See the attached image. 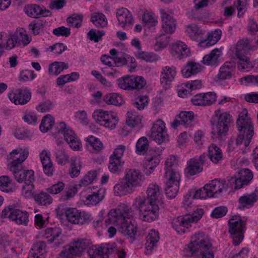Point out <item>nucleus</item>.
<instances>
[{"label":"nucleus","mask_w":258,"mask_h":258,"mask_svg":"<svg viewBox=\"0 0 258 258\" xmlns=\"http://www.w3.org/2000/svg\"><path fill=\"white\" fill-rule=\"evenodd\" d=\"M148 104V97L146 95L139 96L136 98L133 105L137 109H143Z\"/></svg>","instance_id":"6e6d98bb"},{"label":"nucleus","mask_w":258,"mask_h":258,"mask_svg":"<svg viewBox=\"0 0 258 258\" xmlns=\"http://www.w3.org/2000/svg\"><path fill=\"white\" fill-rule=\"evenodd\" d=\"M16 34L18 36V44L22 42L24 45H27L30 42L31 38L24 29L21 28L17 31Z\"/></svg>","instance_id":"4d7b16f0"},{"label":"nucleus","mask_w":258,"mask_h":258,"mask_svg":"<svg viewBox=\"0 0 258 258\" xmlns=\"http://www.w3.org/2000/svg\"><path fill=\"white\" fill-rule=\"evenodd\" d=\"M97 175V173L96 170L89 171L81 179L79 183L76 185V186L79 188L83 186H86L92 183L94 180H96Z\"/></svg>","instance_id":"79ce46f5"},{"label":"nucleus","mask_w":258,"mask_h":258,"mask_svg":"<svg viewBox=\"0 0 258 258\" xmlns=\"http://www.w3.org/2000/svg\"><path fill=\"white\" fill-rule=\"evenodd\" d=\"M46 244L44 241H39L35 243L30 251L36 253L40 256H43L45 252Z\"/></svg>","instance_id":"0e129e2a"},{"label":"nucleus","mask_w":258,"mask_h":258,"mask_svg":"<svg viewBox=\"0 0 258 258\" xmlns=\"http://www.w3.org/2000/svg\"><path fill=\"white\" fill-rule=\"evenodd\" d=\"M132 90L143 89L146 85V82L143 77L132 76Z\"/></svg>","instance_id":"13d9d810"},{"label":"nucleus","mask_w":258,"mask_h":258,"mask_svg":"<svg viewBox=\"0 0 258 258\" xmlns=\"http://www.w3.org/2000/svg\"><path fill=\"white\" fill-rule=\"evenodd\" d=\"M18 42V36L16 33L10 35L2 33L0 44L3 48L11 49L15 47Z\"/></svg>","instance_id":"473e14b6"},{"label":"nucleus","mask_w":258,"mask_h":258,"mask_svg":"<svg viewBox=\"0 0 258 258\" xmlns=\"http://www.w3.org/2000/svg\"><path fill=\"white\" fill-rule=\"evenodd\" d=\"M130 208L121 204L118 208L110 211L108 214V218L105 220L106 225L110 223L114 225H118L119 232L134 240L137 232V225L130 219L131 216Z\"/></svg>","instance_id":"7ed1b4c3"},{"label":"nucleus","mask_w":258,"mask_h":258,"mask_svg":"<svg viewBox=\"0 0 258 258\" xmlns=\"http://www.w3.org/2000/svg\"><path fill=\"white\" fill-rule=\"evenodd\" d=\"M137 58L145 60L146 61L152 62L155 60L156 55L153 53H150L146 51L139 50L136 54Z\"/></svg>","instance_id":"052dcab7"},{"label":"nucleus","mask_w":258,"mask_h":258,"mask_svg":"<svg viewBox=\"0 0 258 258\" xmlns=\"http://www.w3.org/2000/svg\"><path fill=\"white\" fill-rule=\"evenodd\" d=\"M203 210L200 209L198 215H187L184 216H179L174 218L171 222L172 226L179 234H182L187 231L191 223L197 222L202 217Z\"/></svg>","instance_id":"6e6552de"},{"label":"nucleus","mask_w":258,"mask_h":258,"mask_svg":"<svg viewBox=\"0 0 258 258\" xmlns=\"http://www.w3.org/2000/svg\"><path fill=\"white\" fill-rule=\"evenodd\" d=\"M158 232L155 229H151L148 233L146 238V254H150L153 248L157 246V243L159 240Z\"/></svg>","instance_id":"c756f323"},{"label":"nucleus","mask_w":258,"mask_h":258,"mask_svg":"<svg viewBox=\"0 0 258 258\" xmlns=\"http://www.w3.org/2000/svg\"><path fill=\"white\" fill-rule=\"evenodd\" d=\"M254 135V126L247 109H243V140L245 147H248Z\"/></svg>","instance_id":"2eb2a0df"},{"label":"nucleus","mask_w":258,"mask_h":258,"mask_svg":"<svg viewBox=\"0 0 258 258\" xmlns=\"http://www.w3.org/2000/svg\"><path fill=\"white\" fill-rule=\"evenodd\" d=\"M186 256H201L202 258H214L212 244L208 236L202 232L192 236L190 242L183 250Z\"/></svg>","instance_id":"20e7f679"},{"label":"nucleus","mask_w":258,"mask_h":258,"mask_svg":"<svg viewBox=\"0 0 258 258\" xmlns=\"http://www.w3.org/2000/svg\"><path fill=\"white\" fill-rule=\"evenodd\" d=\"M208 157L214 163L217 164L222 160L223 154L222 150L215 144L209 147Z\"/></svg>","instance_id":"ea45409f"},{"label":"nucleus","mask_w":258,"mask_h":258,"mask_svg":"<svg viewBox=\"0 0 258 258\" xmlns=\"http://www.w3.org/2000/svg\"><path fill=\"white\" fill-rule=\"evenodd\" d=\"M214 114L217 122L212 131V137L219 141L225 140L229 130V124L232 121V117L228 112H222L220 109L215 111Z\"/></svg>","instance_id":"0eeeda50"},{"label":"nucleus","mask_w":258,"mask_h":258,"mask_svg":"<svg viewBox=\"0 0 258 258\" xmlns=\"http://www.w3.org/2000/svg\"><path fill=\"white\" fill-rule=\"evenodd\" d=\"M216 97L214 92L200 93L195 95L191 101L195 105L209 106L215 102Z\"/></svg>","instance_id":"4be33fe9"},{"label":"nucleus","mask_w":258,"mask_h":258,"mask_svg":"<svg viewBox=\"0 0 258 258\" xmlns=\"http://www.w3.org/2000/svg\"><path fill=\"white\" fill-rule=\"evenodd\" d=\"M68 67V64L64 62L55 61L50 64L48 72L50 74L56 76Z\"/></svg>","instance_id":"c03bdc74"},{"label":"nucleus","mask_w":258,"mask_h":258,"mask_svg":"<svg viewBox=\"0 0 258 258\" xmlns=\"http://www.w3.org/2000/svg\"><path fill=\"white\" fill-rule=\"evenodd\" d=\"M104 195L105 190L104 189H99L97 191L93 192L87 195L85 197L84 202L86 205H96L103 199Z\"/></svg>","instance_id":"72a5a7b5"},{"label":"nucleus","mask_w":258,"mask_h":258,"mask_svg":"<svg viewBox=\"0 0 258 258\" xmlns=\"http://www.w3.org/2000/svg\"><path fill=\"white\" fill-rule=\"evenodd\" d=\"M40 158L44 173L48 176H51L54 171V168L50 159V154L43 150L40 154Z\"/></svg>","instance_id":"cd10ccee"},{"label":"nucleus","mask_w":258,"mask_h":258,"mask_svg":"<svg viewBox=\"0 0 258 258\" xmlns=\"http://www.w3.org/2000/svg\"><path fill=\"white\" fill-rule=\"evenodd\" d=\"M54 124L53 117L50 114H47L42 118L39 128L42 132L46 133L52 128Z\"/></svg>","instance_id":"37998d69"},{"label":"nucleus","mask_w":258,"mask_h":258,"mask_svg":"<svg viewBox=\"0 0 258 258\" xmlns=\"http://www.w3.org/2000/svg\"><path fill=\"white\" fill-rule=\"evenodd\" d=\"M116 15L118 24L121 27L124 28L127 25H132L133 24V16L127 9L122 8L118 9Z\"/></svg>","instance_id":"a878e982"},{"label":"nucleus","mask_w":258,"mask_h":258,"mask_svg":"<svg viewBox=\"0 0 258 258\" xmlns=\"http://www.w3.org/2000/svg\"><path fill=\"white\" fill-rule=\"evenodd\" d=\"M141 117L137 114L135 111L131 110L127 113V118L126 120V125L124 126L122 130H125L126 133H123L124 136H126L130 132L127 130L128 127L131 128L135 127L136 126L139 125L141 123Z\"/></svg>","instance_id":"7c9ffc66"},{"label":"nucleus","mask_w":258,"mask_h":258,"mask_svg":"<svg viewBox=\"0 0 258 258\" xmlns=\"http://www.w3.org/2000/svg\"><path fill=\"white\" fill-rule=\"evenodd\" d=\"M151 138L159 144L168 140V135L164 122L158 119L153 125L151 129Z\"/></svg>","instance_id":"ddd939ff"},{"label":"nucleus","mask_w":258,"mask_h":258,"mask_svg":"<svg viewBox=\"0 0 258 258\" xmlns=\"http://www.w3.org/2000/svg\"><path fill=\"white\" fill-rule=\"evenodd\" d=\"M29 27L34 35H38L42 31L44 26L42 21H38L31 22L29 24Z\"/></svg>","instance_id":"774afa93"},{"label":"nucleus","mask_w":258,"mask_h":258,"mask_svg":"<svg viewBox=\"0 0 258 258\" xmlns=\"http://www.w3.org/2000/svg\"><path fill=\"white\" fill-rule=\"evenodd\" d=\"M103 100L108 104H112L116 106L120 105L123 102L122 96L115 93H111L105 95L103 97Z\"/></svg>","instance_id":"a19ab883"},{"label":"nucleus","mask_w":258,"mask_h":258,"mask_svg":"<svg viewBox=\"0 0 258 258\" xmlns=\"http://www.w3.org/2000/svg\"><path fill=\"white\" fill-rule=\"evenodd\" d=\"M86 146L88 149L92 152L98 153L100 152L103 147V144L97 138L90 136L86 138Z\"/></svg>","instance_id":"4c0bfd02"},{"label":"nucleus","mask_w":258,"mask_h":258,"mask_svg":"<svg viewBox=\"0 0 258 258\" xmlns=\"http://www.w3.org/2000/svg\"><path fill=\"white\" fill-rule=\"evenodd\" d=\"M34 199L38 204L42 205H46L47 204H50L52 202V199L50 195L44 192H41L40 193L35 195L34 196Z\"/></svg>","instance_id":"5fc2aeb1"},{"label":"nucleus","mask_w":258,"mask_h":258,"mask_svg":"<svg viewBox=\"0 0 258 258\" xmlns=\"http://www.w3.org/2000/svg\"><path fill=\"white\" fill-rule=\"evenodd\" d=\"M56 130L58 134L61 133L63 135L64 139L73 150H80L81 142L75 132L70 127L67 126L64 122H61L58 124Z\"/></svg>","instance_id":"1a4fd4ad"},{"label":"nucleus","mask_w":258,"mask_h":258,"mask_svg":"<svg viewBox=\"0 0 258 258\" xmlns=\"http://www.w3.org/2000/svg\"><path fill=\"white\" fill-rule=\"evenodd\" d=\"M162 27L163 30L167 33H173L176 28L175 21L172 13L168 9H160Z\"/></svg>","instance_id":"a211bd4d"},{"label":"nucleus","mask_w":258,"mask_h":258,"mask_svg":"<svg viewBox=\"0 0 258 258\" xmlns=\"http://www.w3.org/2000/svg\"><path fill=\"white\" fill-rule=\"evenodd\" d=\"M253 179V172L248 168H243V186L250 184Z\"/></svg>","instance_id":"e2e57ef3"},{"label":"nucleus","mask_w":258,"mask_h":258,"mask_svg":"<svg viewBox=\"0 0 258 258\" xmlns=\"http://www.w3.org/2000/svg\"><path fill=\"white\" fill-rule=\"evenodd\" d=\"M177 165V159L174 155H170L167 158L165 163V176H169L170 173L173 175V173L179 174L175 169Z\"/></svg>","instance_id":"58836bf2"},{"label":"nucleus","mask_w":258,"mask_h":258,"mask_svg":"<svg viewBox=\"0 0 258 258\" xmlns=\"http://www.w3.org/2000/svg\"><path fill=\"white\" fill-rule=\"evenodd\" d=\"M176 74V68L166 66L162 68L160 75V82L163 85H169L174 79Z\"/></svg>","instance_id":"bb28decb"},{"label":"nucleus","mask_w":258,"mask_h":258,"mask_svg":"<svg viewBox=\"0 0 258 258\" xmlns=\"http://www.w3.org/2000/svg\"><path fill=\"white\" fill-rule=\"evenodd\" d=\"M36 77L34 71L31 70H24L21 72L19 80L21 82H27L33 80Z\"/></svg>","instance_id":"680f3d73"},{"label":"nucleus","mask_w":258,"mask_h":258,"mask_svg":"<svg viewBox=\"0 0 258 258\" xmlns=\"http://www.w3.org/2000/svg\"><path fill=\"white\" fill-rule=\"evenodd\" d=\"M207 160V156L203 154L198 158H194L187 162V166L185 169L186 173L190 175H194L199 173L203 170V165Z\"/></svg>","instance_id":"f3484780"},{"label":"nucleus","mask_w":258,"mask_h":258,"mask_svg":"<svg viewBox=\"0 0 258 258\" xmlns=\"http://www.w3.org/2000/svg\"><path fill=\"white\" fill-rule=\"evenodd\" d=\"M257 200L258 189L256 188L251 194L243 196V209L252 206Z\"/></svg>","instance_id":"49530a36"},{"label":"nucleus","mask_w":258,"mask_h":258,"mask_svg":"<svg viewBox=\"0 0 258 258\" xmlns=\"http://www.w3.org/2000/svg\"><path fill=\"white\" fill-rule=\"evenodd\" d=\"M133 188L135 187L123 178L114 185L113 190L115 196H122L132 193Z\"/></svg>","instance_id":"c85d7f7f"},{"label":"nucleus","mask_w":258,"mask_h":258,"mask_svg":"<svg viewBox=\"0 0 258 258\" xmlns=\"http://www.w3.org/2000/svg\"><path fill=\"white\" fill-rule=\"evenodd\" d=\"M9 98L16 105H24L31 99V93L26 88L19 89L9 94Z\"/></svg>","instance_id":"6ab92c4d"},{"label":"nucleus","mask_w":258,"mask_h":258,"mask_svg":"<svg viewBox=\"0 0 258 258\" xmlns=\"http://www.w3.org/2000/svg\"><path fill=\"white\" fill-rule=\"evenodd\" d=\"M26 14L32 18H39L40 16L47 17L51 15L50 12L36 4L28 5L25 8Z\"/></svg>","instance_id":"b1692460"},{"label":"nucleus","mask_w":258,"mask_h":258,"mask_svg":"<svg viewBox=\"0 0 258 258\" xmlns=\"http://www.w3.org/2000/svg\"><path fill=\"white\" fill-rule=\"evenodd\" d=\"M241 113H239L238 118L236 121L238 131L239 132V135H237L236 138L234 139L232 138L228 142V149L230 150H233L236 148L238 146L242 144V135L241 132L242 131V117Z\"/></svg>","instance_id":"c9c22d12"},{"label":"nucleus","mask_w":258,"mask_h":258,"mask_svg":"<svg viewBox=\"0 0 258 258\" xmlns=\"http://www.w3.org/2000/svg\"><path fill=\"white\" fill-rule=\"evenodd\" d=\"M65 216L68 221L73 224H86L92 219L88 213L73 208H69L65 210Z\"/></svg>","instance_id":"9d476101"},{"label":"nucleus","mask_w":258,"mask_h":258,"mask_svg":"<svg viewBox=\"0 0 258 258\" xmlns=\"http://www.w3.org/2000/svg\"><path fill=\"white\" fill-rule=\"evenodd\" d=\"M228 184H225V179H215L206 184V190L211 198H218L223 191H226L229 187L237 190L242 188V169H239L231 177L227 179Z\"/></svg>","instance_id":"39448f33"},{"label":"nucleus","mask_w":258,"mask_h":258,"mask_svg":"<svg viewBox=\"0 0 258 258\" xmlns=\"http://www.w3.org/2000/svg\"><path fill=\"white\" fill-rule=\"evenodd\" d=\"M132 76H128L121 77L117 80L118 87L125 90H132Z\"/></svg>","instance_id":"8fccbe9b"},{"label":"nucleus","mask_w":258,"mask_h":258,"mask_svg":"<svg viewBox=\"0 0 258 258\" xmlns=\"http://www.w3.org/2000/svg\"><path fill=\"white\" fill-rule=\"evenodd\" d=\"M171 52L173 56L179 59L186 58L190 55V51L185 43L178 41L173 44Z\"/></svg>","instance_id":"393cba45"},{"label":"nucleus","mask_w":258,"mask_h":258,"mask_svg":"<svg viewBox=\"0 0 258 258\" xmlns=\"http://www.w3.org/2000/svg\"><path fill=\"white\" fill-rule=\"evenodd\" d=\"M123 163L124 162L121 161V160L110 157L108 168L111 172L119 173L121 171Z\"/></svg>","instance_id":"de8ad7c7"},{"label":"nucleus","mask_w":258,"mask_h":258,"mask_svg":"<svg viewBox=\"0 0 258 258\" xmlns=\"http://www.w3.org/2000/svg\"><path fill=\"white\" fill-rule=\"evenodd\" d=\"M146 197L139 196L134 200L132 207L139 212V218L144 221L151 222L158 218L159 207L158 205L160 191L156 183L150 184L147 190Z\"/></svg>","instance_id":"f03ea898"},{"label":"nucleus","mask_w":258,"mask_h":258,"mask_svg":"<svg viewBox=\"0 0 258 258\" xmlns=\"http://www.w3.org/2000/svg\"><path fill=\"white\" fill-rule=\"evenodd\" d=\"M55 154L59 164L65 165L68 162L69 157L62 148H56Z\"/></svg>","instance_id":"864d4df0"},{"label":"nucleus","mask_w":258,"mask_h":258,"mask_svg":"<svg viewBox=\"0 0 258 258\" xmlns=\"http://www.w3.org/2000/svg\"><path fill=\"white\" fill-rule=\"evenodd\" d=\"M2 217L3 218H8L18 224L27 225L29 221L27 212L16 209L13 206L5 208L2 211Z\"/></svg>","instance_id":"9b49d317"},{"label":"nucleus","mask_w":258,"mask_h":258,"mask_svg":"<svg viewBox=\"0 0 258 258\" xmlns=\"http://www.w3.org/2000/svg\"><path fill=\"white\" fill-rule=\"evenodd\" d=\"M233 54L232 63L231 61L226 62L220 69L217 75L218 79L224 80L231 78L233 71V63L237 64L239 70L242 69V41L239 40L232 49Z\"/></svg>","instance_id":"423d86ee"},{"label":"nucleus","mask_w":258,"mask_h":258,"mask_svg":"<svg viewBox=\"0 0 258 258\" xmlns=\"http://www.w3.org/2000/svg\"><path fill=\"white\" fill-rule=\"evenodd\" d=\"M123 178L135 187L141 186L144 179L142 172L135 168L126 169Z\"/></svg>","instance_id":"aec40b11"},{"label":"nucleus","mask_w":258,"mask_h":258,"mask_svg":"<svg viewBox=\"0 0 258 258\" xmlns=\"http://www.w3.org/2000/svg\"><path fill=\"white\" fill-rule=\"evenodd\" d=\"M113 251L112 245L106 244L103 247L91 246L87 250V253L89 258H109L108 255Z\"/></svg>","instance_id":"412c9836"},{"label":"nucleus","mask_w":258,"mask_h":258,"mask_svg":"<svg viewBox=\"0 0 258 258\" xmlns=\"http://www.w3.org/2000/svg\"><path fill=\"white\" fill-rule=\"evenodd\" d=\"M110 117L106 118L102 125L104 126L105 127H108L111 130L115 128L117 123H118V119L117 115L110 113L109 114Z\"/></svg>","instance_id":"bf43d9fd"},{"label":"nucleus","mask_w":258,"mask_h":258,"mask_svg":"<svg viewBox=\"0 0 258 258\" xmlns=\"http://www.w3.org/2000/svg\"><path fill=\"white\" fill-rule=\"evenodd\" d=\"M149 147V143L147 138L143 137L140 138L136 144V151L138 153L144 154Z\"/></svg>","instance_id":"603ef678"},{"label":"nucleus","mask_w":258,"mask_h":258,"mask_svg":"<svg viewBox=\"0 0 258 258\" xmlns=\"http://www.w3.org/2000/svg\"><path fill=\"white\" fill-rule=\"evenodd\" d=\"M229 232L234 245H238L242 240V219L240 216H234L229 220Z\"/></svg>","instance_id":"f8f14e48"},{"label":"nucleus","mask_w":258,"mask_h":258,"mask_svg":"<svg viewBox=\"0 0 258 258\" xmlns=\"http://www.w3.org/2000/svg\"><path fill=\"white\" fill-rule=\"evenodd\" d=\"M201 66L198 63L194 61H188L186 66L182 69L181 72L185 78H188L195 75L201 71Z\"/></svg>","instance_id":"e433bc0d"},{"label":"nucleus","mask_w":258,"mask_h":258,"mask_svg":"<svg viewBox=\"0 0 258 258\" xmlns=\"http://www.w3.org/2000/svg\"><path fill=\"white\" fill-rule=\"evenodd\" d=\"M222 52L220 49L215 48L209 54L205 55L202 61L206 65L216 66L218 64L219 58Z\"/></svg>","instance_id":"f704fd0d"},{"label":"nucleus","mask_w":258,"mask_h":258,"mask_svg":"<svg viewBox=\"0 0 258 258\" xmlns=\"http://www.w3.org/2000/svg\"><path fill=\"white\" fill-rule=\"evenodd\" d=\"M28 154V149L17 148L7 156L8 161L12 160L9 165V169L13 172L16 180L20 183L24 181V185L22 186V192L28 198L33 195L34 171L31 170H23L22 163L27 158Z\"/></svg>","instance_id":"f257e3e1"},{"label":"nucleus","mask_w":258,"mask_h":258,"mask_svg":"<svg viewBox=\"0 0 258 258\" xmlns=\"http://www.w3.org/2000/svg\"><path fill=\"white\" fill-rule=\"evenodd\" d=\"M186 32L192 40L200 41L204 38L206 31L195 24L189 25L186 28Z\"/></svg>","instance_id":"2f4dec72"},{"label":"nucleus","mask_w":258,"mask_h":258,"mask_svg":"<svg viewBox=\"0 0 258 258\" xmlns=\"http://www.w3.org/2000/svg\"><path fill=\"white\" fill-rule=\"evenodd\" d=\"M89 243V240L86 239H81L75 241L63 247L62 254H65L67 258H72L73 255H79Z\"/></svg>","instance_id":"4468645a"},{"label":"nucleus","mask_w":258,"mask_h":258,"mask_svg":"<svg viewBox=\"0 0 258 258\" xmlns=\"http://www.w3.org/2000/svg\"><path fill=\"white\" fill-rule=\"evenodd\" d=\"M91 21L96 27H104L107 25V20L104 14L99 13H93Z\"/></svg>","instance_id":"a18cd8bd"},{"label":"nucleus","mask_w":258,"mask_h":258,"mask_svg":"<svg viewBox=\"0 0 258 258\" xmlns=\"http://www.w3.org/2000/svg\"><path fill=\"white\" fill-rule=\"evenodd\" d=\"M166 178L165 193L170 199L174 198L178 191L180 180V175L176 173L173 175L170 173Z\"/></svg>","instance_id":"dca6fc26"},{"label":"nucleus","mask_w":258,"mask_h":258,"mask_svg":"<svg viewBox=\"0 0 258 258\" xmlns=\"http://www.w3.org/2000/svg\"><path fill=\"white\" fill-rule=\"evenodd\" d=\"M67 21L68 23L71 25V26L76 28H79L81 25L82 16L74 14L68 18Z\"/></svg>","instance_id":"338daca9"},{"label":"nucleus","mask_w":258,"mask_h":258,"mask_svg":"<svg viewBox=\"0 0 258 258\" xmlns=\"http://www.w3.org/2000/svg\"><path fill=\"white\" fill-rule=\"evenodd\" d=\"M110 113L102 109H97L94 111L92 117L97 122L102 125L105 121V120L110 117L109 114Z\"/></svg>","instance_id":"09e8293b"},{"label":"nucleus","mask_w":258,"mask_h":258,"mask_svg":"<svg viewBox=\"0 0 258 258\" xmlns=\"http://www.w3.org/2000/svg\"><path fill=\"white\" fill-rule=\"evenodd\" d=\"M181 123L187 125L190 123L194 118V113L191 111L181 112L179 115Z\"/></svg>","instance_id":"69168bd1"},{"label":"nucleus","mask_w":258,"mask_h":258,"mask_svg":"<svg viewBox=\"0 0 258 258\" xmlns=\"http://www.w3.org/2000/svg\"><path fill=\"white\" fill-rule=\"evenodd\" d=\"M61 229L58 227L47 228L45 230L44 237L50 243L54 242L55 245L58 246L63 241L61 237Z\"/></svg>","instance_id":"5701e85b"},{"label":"nucleus","mask_w":258,"mask_h":258,"mask_svg":"<svg viewBox=\"0 0 258 258\" xmlns=\"http://www.w3.org/2000/svg\"><path fill=\"white\" fill-rule=\"evenodd\" d=\"M13 184L7 176L0 177V189L3 191L9 192L13 191Z\"/></svg>","instance_id":"3c124183"}]
</instances>
